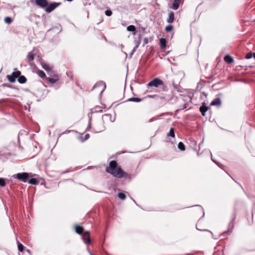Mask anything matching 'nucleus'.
<instances>
[{
	"mask_svg": "<svg viewBox=\"0 0 255 255\" xmlns=\"http://www.w3.org/2000/svg\"><path fill=\"white\" fill-rule=\"evenodd\" d=\"M106 170L114 177L118 178H127L129 176L127 173L123 170L120 166H118L117 161L115 160L110 162L109 165L107 167Z\"/></svg>",
	"mask_w": 255,
	"mask_h": 255,
	"instance_id": "nucleus-1",
	"label": "nucleus"
},
{
	"mask_svg": "<svg viewBox=\"0 0 255 255\" xmlns=\"http://www.w3.org/2000/svg\"><path fill=\"white\" fill-rule=\"evenodd\" d=\"M160 86H162V91H166L167 90V86L163 83L162 80L158 78L153 79L147 84V87L148 89L150 87L158 88Z\"/></svg>",
	"mask_w": 255,
	"mask_h": 255,
	"instance_id": "nucleus-2",
	"label": "nucleus"
},
{
	"mask_svg": "<svg viewBox=\"0 0 255 255\" xmlns=\"http://www.w3.org/2000/svg\"><path fill=\"white\" fill-rule=\"evenodd\" d=\"M32 176V174L31 173H28L27 172L19 173L13 175L14 178H16L23 182H26L28 179Z\"/></svg>",
	"mask_w": 255,
	"mask_h": 255,
	"instance_id": "nucleus-3",
	"label": "nucleus"
},
{
	"mask_svg": "<svg viewBox=\"0 0 255 255\" xmlns=\"http://www.w3.org/2000/svg\"><path fill=\"white\" fill-rule=\"evenodd\" d=\"M105 129L103 125V121L102 120H99L94 124L93 127V129L95 132H100L103 131Z\"/></svg>",
	"mask_w": 255,
	"mask_h": 255,
	"instance_id": "nucleus-4",
	"label": "nucleus"
},
{
	"mask_svg": "<svg viewBox=\"0 0 255 255\" xmlns=\"http://www.w3.org/2000/svg\"><path fill=\"white\" fill-rule=\"evenodd\" d=\"M61 4L60 2H53L51 3L50 4H48V6L46 7L45 9V10L46 12L48 13H50L51 11H52L53 10H54L57 7H58L59 5Z\"/></svg>",
	"mask_w": 255,
	"mask_h": 255,
	"instance_id": "nucleus-5",
	"label": "nucleus"
},
{
	"mask_svg": "<svg viewBox=\"0 0 255 255\" xmlns=\"http://www.w3.org/2000/svg\"><path fill=\"white\" fill-rule=\"evenodd\" d=\"M51 76H52V77H47L46 79L51 84H55L60 79L59 76L57 74L53 73V74H52Z\"/></svg>",
	"mask_w": 255,
	"mask_h": 255,
	"instance_id": "nucleus-6",
	"label": "nucleus"
},
{
	"mask_svg": "<svg viewBox=\"0 0 255 255\" xmlns=\"http://www.w3.org/2000/svg\"><path fill=\"white\" fill-rule=\"evenodd\" d=\"M42 67L46 71L50 76H52V74H53L54 71L53 70V66L46 63H41Z\"/></svg>",
	"mask_w": 255,
	"mask_h": 255,
	"instance_id": "nucleus-7",
	"label": "nucleus"
},
{
	"mask_svg": "<svg viewBox=\"0 0 255 255\" xmlns=\"http://www.w3.org/2000/svg\"><path fill=\"white\" fill-rule=\"evenodd\" d=\"M236 218V213L235 211H234L232 214L231 217V221L229 224L228 225V231L229 232H231L234 227V222Z\"/></svg>",
	"mask_w": 255,
	"mask_h": 255,
	"instance_id": "nucleus-8",
	"label": "nucleus"
},
{
	"mask_svg": "<svg viewBox=\"0 0 255 255\" xmlns=\"http://www.w3.org/2000/svg\"><path fill=\"white\" fill-rule=\"evenodd\" d=\"M35 3L36 5L43 8H46L47 6H48L47 0H35Z\"/></svg>",
	"mask_w": 255,
	"mask_h": 255,
	"instance_id": "nucleus-9",
	"label": "nucleus"
},
{
	"mask_svg": "<svg viewBox=\"0 0 255 255\" xmlns=\"http://www.w3.org/2000/svg\"><path fill=\"white\" fill-rule=\"evenodd\" d=\"M83 240L84 241V243L87 245H89L90 244L91 241L90 238V232L88 231H86L84 232V235L83 236Z\"/></svg>",
	"mask_w": 255,
	"mask_h": 255,
	"instance_id": "nucleus-10",
	"label": "nucleus"
},
{
	"mask_svg": "<svg viewBox=\"0 0 255 255\" xmlns=\"http://www.w3.org/2000/svg\"><path fill=\"white\" fill-rule=\"evenodd\" d=\"M34 59V54L32 52H29L28 53V54L25 59V61L30 65H32V61Z\"/></svg>",
	"mask_w": 255,
	"mask_h": 255,
	"instance_id": "nucleus-11",
	"label": "nucleus"
},
{
	"mask_svg": "<svg viewBox=\"0 0 255 255\" xmlns=\"http://www.w3.org/2000/svg\"><path fill=\"white\" fill-rule=\"evenodd\" d=\"M157 99L158 100L163 101V102L167 103L171 100V96L170 95L165 96L157 95Z\"/></svg>",
	"mask_w": 255,
	"mask_h": 255,
	"instance_id": "nucleus-12",
	"label": "nucleus"
},
{
	"mask_svg": "<svg viewBox=\"0 0 255 255\" xmlns=\"http://www.w3.org/2000/svg\"><path fill=\"white\" fill-rule=\"evenodd\" d=\"M181 0H174L172 6L171 7L174 10H176L179 8Z\"/></svg>",
	"mask_w": 255,
	"mask_h": 255,
	"instance_id": "nucleus-13",
	"label": "nucleus"
},
{
	"mask_svg": "<svg viewBox=\"0 0 255 255\" xmlns=\"http://www.w3.org/2000/svg\"><path fill=\"white\" fill-rule=\"evenodd\" d=\"M174 20V14L173 11L169 13L168 17L167 19V22L169 23H172Z\"/></svg>",
	"mask_w": 255,
	"mask_h": 255,
	"instance_id": "nucleus-14",
	"label": "nucleus"
},
{
	"mask_svg": "<svg viewBox=\"0 0 255 255\" xmlns=\"http://www.w3.org/2000/svg\"><path fill=\"white\" fill-rule=\"evenodd\" d=\"M75 230L77 234L79 235H82V233H83L84 229L82 226H80L79 225H75Z\"/></svg>",
	"mask_w": 255,
	"mask_h": 255,
	"instance_id": "nucleus-15",
	"label": "nucleus"
},
{
	"mask_svg": "<svg viewBox=\"0 0 255 255\" xmlns=\"http://www.w3.org/2000/svg\"><path fill=\"white\" fill-rule=\"evenodd\" d=\"M224 61L228 64H231L233 63L234 59L230 55H227L225 56Z\"/></svg>",
	"mask_w": 255,
	"mask_h": 255,
	"instance_id": "nucleus-16",
	"label": "nucleus"
},
{
	"mask_svg": "<svg viewBox=\"0 0 255 255\" xmlns=\"http://www.w3.org/2000/svg\"><path fill=\"white\" fill-rule=\"evenodd\" d=\"M160 47L161 49H164L165 48L166 46V39L164 38H161L160 39Z\"/></svg>",
	"mask_w": 255,
	"mask_h": 255,
	"instance_id": "nucleus-17",
	"label": "nucleus"
},
{
	"mask_svg": "<svg viewBox=\"0 0 255 255\" xmlns=\"http://www.w3.org/2000/svg\"><path fill=\"white\" fill-rule=\"evenodd\" d=\"M221 104V101L219 98H215L211 103V106H220Z\"/></svg>",
	"mask_w": 255,
	"mask_h": 255,
	"instance_id": "nucleus-18",
	"label": "nucleus"
},
{
	"mask_svg": "<svg viewBox=\"0 0 255 255\" xmlns=\"http://www.w3.org/2000/svg\"><path fill=\"white\" fill-rule=\"evenodd\" d=\"M36 73L40 78L45 79V80L46 79L47 77L46 76L45 73L42 70H37L36 71Z\"/></svg>",
	"mask_w": 255,
	"mask_h": 255,
	"instance_id": "nucleus-19",
	"label": "nucleus"
},
{
	"mask_svg": "<svg viewBox=\"0 0 255 255\" xmlns=\"http://www.w3.org/2000/svg\"><path fill=\"white\" fill-rule=\"evenodd\" d=\"M208 108L207 106L203 105L200 108V111L201 112L202 115L203 116L205 115V113L208 111Z\"/></svg>",
	"mask_w": 255,
	"mask_h": 255,
	"instance_id": "nucleus-20",
	"label": "nucleus"
},
{
	"mask_svg": "<svg viewBox=\"0 0 255 255\" xmlns=\"http://www.w3.org/2000/svg\"><path fill=\"white\" fill-rule=\"evenodd\" d=\"M127 30L133 32V35H135L136 34V28L133 25L128 26L127 27Z\"/></svg>",
	"mask_w": 255,
	"mask_h": 255,
	"instance_id": "nucleus-21",
	"label": "nucleus"
},
{
	"mask_svg": "<svg viewBox=\"0 0 255 255\" xmlns=\"http://www.w3.org/2000/svg\"><path fill=\"white\" fill-rule=\"evenodd\" d=\"M18 82L20 84H24L26 82V78L23 75H20L18 78Z\"/></svg>",
	"mask_w": 255,
	"mask_h": 255,
	"instance_id": "nucleus-22",
	"label": "nucleus"
},
{
	"mask_svg": "<svg viewBox=\"0 0 255 255\" xmlns=\"http://www.w3.org/2000/svg\"><path fill=\"white\" fill-rule=\"evenodd\" d=\"M28 182L31 185H37L38 184L39 181L36 178H32L28 181Z\"/></svg>",
	"mask_w": 255,
	"mask_h": 255,
	"instance_id": "nucleus-23",
	"label": "nucleus"
},
{
	"mask_svg": "<svg viewBox=\"0 0 255 255\" xmlns=\"http://www.w3.org/2000/svg\"><path fill=\"white\" fill-rule=\"evenodd\" d=\"M7 78L8 80L11 82V83H14L15 81V78L14 77V76L11 75H7Z\"/></svg>",
	"mask_w": 255,
	"mask_h": 255,
	"instance_id": "nucleus-24",
	"label": "nucleus"
},
{
	"mask_svg": "<svg viewBox=\"0 0 255 255\" xmlns=\"http://www.w3.org/2000/svg\"><path fill=\"white\" fill-rule=\"evenodd\" d=\"M12 74L14 76V77L16 78H18L19 76L21 74L20 71L17 70L16 69H14V71L12 72Z\"/></svg>",
	"mask_w": 255,
	"mask_h": 255,
	"instance_id": "nucleus-25",
	"label": "nucleus"
},
{
	"mask_svg": "<svg viewBox=\"0 0 255 255\" xmlns=\"http://www.w3.org/2000/svg\"><path fill=\"white\" fill-rule=\"evenodd\" d=\"M128 101L133 102H140L142 101V99L138 98H131Z\"/></svg>",
	"mask_w": 255,
	"mask_h": 255,
	"instance_id": "nucleus-26",
	"label": "nucleus"
},
{
	"mask_svg": "<svg viewBox=\"0 0 255 255\" xmlns=\"http://www.w3.org/2000/svg\"><path fill=\"white\" fill-rule=\"evenodd\" d=\"M178 147L182 151H184L185 149L184 144L182 142H179L178 143Z\"/></svg>",
	"mask_w": 255,
	"mask_h": 255,
	"instance_id": "nucleus-27",
	"label": "nucleus"
},
{
	"mask_svg": "<svg viewBox=\"0 0 255 255\" xmlns=\"http://www.w3.org/2000/svg\"><path fill=\"white\" fill-rule=\"evenodd\" d=\"M167 136H171L172 137H175V134H174V128H170L169 133L167 134Z\"/></svg>",
	"mask_w": 255,
	"mask_h": 255,
	"instance_id": "nucleus-28",
	"label": "nucleus"
},
{
	"mask_svg": "<svg viewBox=\"0 0 255 255\" xmlns=\"http://www.w3.org/2000/svg\"><path fill=\"white\" fill-rule=\"evenodd\" d=\"M118 196V197L122 200H125L126 198L125 194L123 192H119Z\"/></svg>",
	"mask_w": 255,
	"mask_h": 255,
	"instance_id": "nucleus-29",
	"label": "nucleus"
},
{
	"mask_svg": "<svg viewBox=\"0 0 255 255\" xmlns=\"http://www.w3.org/2000/svg\"><path fill=\"white\" fill-rule=\"evenodd\" d=\"M17 248L19 251L22 252H23L24 247L19 242H18L17 244Z\"/></svg>",
	"mask_w": 255,
	"mask_h": 255,
	"instance_id": "nucleus-30",
	"label": "nucleus"
},
{
	"mask_svg": "<svg viewBox=\"0 0 255 255\" xmlns=\"http://www.w3.org/2000/svg\"><path fill=\"white\" fill-rule=\"evenodd\" d=\"M5 185V179L2 178H0V186L4 187Z\"/></svg>",
	"mask_w": 255,
	"mask_h": 255,
	"instance_id": "nucleus-31",
	"label": "nucleus"
},
{
	"mask_svg": "<svg viewBox=\"0 0 255 255\" xmlns=\"http://www.w3.org/2000/svg\"><path fill=\"white\" fill-rule=\"evenodd\" d=\"M4 21L5 23H6L7 24H10L12 22V19L11 18V17L7 16V17H5Z\"/></svg>",
	"mask_w": 255,
	"mask_h": 255,
	"instance_id": "nucleus-32",
	"label": "nucleus"
},
{
	"mask_svg": "<svg viewBox=\"0 0 255 255\" xmlns=\"http://www.w3.org/2000/svg\"><path fill=\"white\" fill-rule=\"evenodd\" d=\"M173 29V26L171 25H167L165 27V31L166 32H170Z\"/></svg>",
	"mask_w": 255,
	"mask_h": 255,
	"instance_id": "nucleus-33",
	"label": "nucleus"
},
{
	"mask_svg": "<svg viewBox=\"0 0 255 255\" xmlns=\"http://www.w3.org/2000/svg\"><path fill=\"white\" fill-rule=\"evenodd\" d=\"M98 85L103 86H104V89H105L106 88V84L103 82H100L99 83H97L95 85V87H96V86H97Z\"/></svg>",
	"mask_w": 255,
	"mask_h": 255,
	"instance_id": "nucleus-34",
	"label": "nucleus"
},
{
	"mask_svg": "<svg viewBox=\"0 0 255 255\" xmlns=\"http://www.w3.org/2000/svg\"><path fill=\"white\" fill-rule=\"evenodd\" d=\"M105 14L108 16H110L112 14V11L111 10H107L105 11Z\"/></svg>",
	"mask_w": 255,
	"mask_h": 255,
	"instance_id": "nucleus-35",
	"label": "nucleus"
},
{
	"mask_svg": "<svg viewBox=\"0 0 255 255\" xmlns=\"http://www.w3.org/2000/svg\"><path fill=\"white\" fill-rule=\"evenodd\" d=\"M252 56H253V54L252 53H249L246 55V58L247 59H250L252 57Z\"/></svg>",
	"mask_w": 255,
	"mask_h": 255,
	"instance_id": "nucleus-36",
	"label": "nucleus"
},
{
	"mask_svg": "<svg viewBox=\"0 0 255 255\" xmlns=\"http://www.w3.org/2000/svg\"><path fill=\"white\" fill-rule=\"evenodd\" d=\"M147 97L148 98H157V95H147Z\"/></svg>",
	"mask_w": 255,
	"mask_h": 255,
	"instance_id": "nucleus-37",
	"label": "nucleus"
},
{
	"mask_svg": "<svg viewBox=\"0 0 255 255\" xmlns=\"http://www.w3.org/2000/svg\"><path fill=\"white\" fill-rule=\"evenodd\" d=\"M89 137H90V134L89 133H87L85 135L84 140H87L88 139H89Z\"/></svg>",
	"mask_w": 255,
	"mask_h": 255,
	"instance_id": "nucleus-38",
	"label": "nucleus"
},
{
	"mask_svg": "<svg viewBox=\"0 0 255 255\" xmlns=\"http://www.w3.org/2000/svg\"><path fill=\"white\" fill-rule=\"evenodd\" d=\"M143 41L144 44H147L148 42V39L147 38H145L143 40Z\"/></svg>",
	"mask_w": 255,
	"mask_h": 255,
	"instance_id": "nucleus-39",
	"label": "nucleus"
},
{
	"mask_svg": "<svg viewBox=\"0 0 255 255\" xmlns=\"http://www.w3.org/2000/svg\"><path fill=\"white\" fill-rule=\"evenodd\" d=\"M135 50V48H134V49H133L132 52H131V54H132Z\"/></svg>",
	"mask_w": 255,
	"mask_h": 255,
	"instance_id": "nucleus-40",
	"label": "nucleus"
},
{
	"mask_svg": "<svg viewBox=\"0 0 255 255\" xmlns=\"http://www.w3.org/2000/svg\"><path fill=\"white\" fill-rule=\"evenodd\" d=\"M253 56L254 57V58L255 59V53H253Z\"/></svg>",
	"mask_w": 255,
	"mask_h": 255,
	"instance_id": "nucleus-41",
	"label": "nucleus"
},
{
	"mask_svg": "<svg viewBox=\"0 0 255 255\" xmlns=\"http://www.w3.org/2000/svg\"><path fill=\"white\" fill-rule=\"evenodd\" d=\"M90 255H94L92 253H91V252H90Z\"/></svg>",
	"mask_w": 255,
	"mask_h": 255,
	"instance_id": "nucleus-42",
	"label": "nucleus"
},
{
	"mask_svg": "<svg viewBox=\"0 0 255 255\" xmlns=\"http://www.w3.org/2000/svg\"><path fill=\"white\" fill-rule=\"evenodd\" d=\"M27 253H30L29 250H27Z\"/></svg>",
	"mask_w": 255,
	"mask_h": 255,
	"instance_id": "nucleus-43",
	"label": "nucleus"
}]
</instances>
